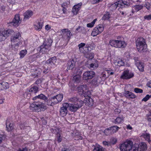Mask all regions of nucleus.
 I'll list each match as a JSON object with an SVG mask.
<instances>
[{"mask_svg":"<svg viewBox=\"0 0 151 151\" xmlns=\"http://www.w3.org/2000/svg\"><path fill=\"white\" fill-rule=\"evenodd\" d=\"M136 47L138 51L140 52L146 51L147 48V45L145 40L142 37L137 38L135 41Z\"/></svg>","mask_w":151,"mask_h":151,"instance_id":"f257e3e1","label":"nucleus"},{"mask_svg":"<svg viewBox=\"0 0 151 151\" xmlns=\"http://www.w3.org/2000/svg\"><path fill=\"white\" fill-rule=\"evenodd\" d=\"M29 108L32 111L38 112L40 109L45 110L47 109V108L42 102L35 101L30 105Z\"/></svg>","mask_w":151,"mask_h":151,"instance_id":"f03ea898","label":"nucleus"},{"mask_svg":"<svg viewBox=\"0 0 151 151\" xmlns=\"http://www.w3.org/2000/svg\"><path fill=\"white\" fill-rule=\"evenodd\" d=\"M52 42V40L50 38L47 39L40 47V52L44 53L48 51L50 49Z\"/></svg>","mask_w":151,"mask_h":151,"instance_id":"7ed1b4c3","label":"nucleus"},{"mask_svg":"<svg viewBox=\"0 0 151 151\" xmlns=\"http://www.w3.org/2000/svg\"><path fill=\"white\" fill-rule=\"evenodd\" d=\"M133 145V142L130 140L127 139L120 145V150L121 151H130Z\"/></svg>","mask_w":151,"mask_h":151,"instance_id":"20e7f679","label":"nucleus"},{"mask_svg":"<svg viewBox=\"0 0 151 151\" xmlns=\"http://www.w3.org/2000/svg\"><path fill=\"white\" fill-rule=\"evenodd\" d=\"M109 45L111 46L117 48H124L127 44L124 41L111 40L109 42Z\"/></svg>","mask_w":151,"mask_h":151,"instance_id":"39448f33","label":"nucleus"},{"mask_svg":"<svg viewBox=\"0 0 151 151\" xmlns=\"http://www.w3.org/2000/svg\"><path fill=\"white\" fill-rule=\"evenodd\" d=\"M69 101L73 103L79 109L83 105L84 101L81 100L77 96L72 97L69 99Z\"/></svg>","mask_w":151,"mask_h":151,"instance_id":"423d86ee","label":"nucleus"},{"mask_svg":"<svg viewBox=\"0 0 151 151\" xmlns=\"http://www.w3.org/2000/svg\"><path fill=\"white\" fill-rule=\"evenodd\" d=\"M104 30L103 25L100 24L93 29L91 33V35L93 37L96 36L101 33Z\"/></svg>","mask_w":151,"mask_h":151,"instance_id":"0eeeda50","label":"nucleus"},{"mask_svg":"<svg viewBox=\"0 0 151 151\" xmlns=\"http://www.w3.org/2000/svg\"><path fill=\"white\" fill-rule=\"evenodd\" d=\"M61 35L65 39L69 40L72 36V34L68 29H64L61 30Z\"/></svg>","mask_w":151,"mask_h":151,"instance_id":"6e6552de","label":"nucleus"},{"mask_svg":"<svg viewBox=\"0 0 151 151\" xmlns=\"http://www.w3.org/2000/svg\"><path fill=\"white\" fill-rule=\"evenodd\" d=\"M95 75V73L93 71H86L83 73V78L84 80L88 81L92 79Z\"/></svg>","mask_w":151,"mask_h":151,"instance_id":"1a4fd4ad","label":"nucleus"},{"mask_svg":"<svg viewBox=\"0 0 151 151\" xmlns=\"http://www.w3.org/2000/svg\"><path fill=\"white\" fill-rule=\"evenodd\" d=\"M134 76V74L133 73L129 70H125L121 75L120 78L128 80L132 78Z\"/></svg>","mask_w":151,"mask_h":151,"instance_id":"9d476101","label":"nucleus"},{"mask_svg":"<svg viewBox=\"0 0 151 151\" xmlns=\"http://www.w3.org/2000/svg\"><path fill=\"white\" fill-rule=\"evenodd\" d=\"M68 105V103H64L63 104V106L60 108L59 111L60 116L64 117L66 115L68 112L67 108L69 107Z\"/></svg>","mask_w":151,"mask_h":151,"instance_id":"9b49d317","label":"nucleus"},{"mask_svg":"<svg viewBox=\"0 0 151 151\" xmlns=\"http://www.w3.org/2000/svg\"><path fill=\"white\" fill-rule=\"evenodd\" d=\"M39 91V88L36 86L32 87L29 90V92L27 93V99L30 98V96L35 95L37 92Z\"/></svg>","mask_w":151,"mask_h":151,"instance_id":"f8f14e48","label":"nucleus"},{"mask_svg":"<svg viewBox=\"0 0 151 151\" xmlns=\"http://www.w3.org/2000/svg\"><path fill=\"white\" fill-rule=\"evenodd\" d=\"M87 86L85 85H81L78 86L77 89L79 93L81 95H83L85 96H86V94L87 89Z\"/></svg>","mask_w":151,"mask_h":151,"instance_id":"ddd939ff","label":"nucleus"},{"mask_svg":"<svg viewBox=\"0 0 151 151\" xmlns=\"http://www.w3.org/2000/svg\"><path fill=\"white\" fill-rule=\"evenodd\" d=\"M14 31L10 29L0 31V35L6 38L13 33Z\"/></svg>","mask_w":151,"mask_h":151,"instance_id":"4468645a","label":"nucleus"},{"mask_svg":"<svg viewBox=\"0 0 151 151\" xmlns=\"http://www.w3.org/2000/svg\"><path fill=\"white\" fill-rule=\"evenodd\" d=\"M21 20L20 19L19 16L18 14L15 15L14 19L10 23L12 25L14 26H17L20 23Z\"/></svg>","mask_w":151,"mask_h":151,"instance_id":"2eb2a0df","label":"nucleus"},{"mask_svg":"<svg viewBox=\"0 0 151 151\" xmlns=\"http://www.w3.org/2000/svg\"><path fill=\"white\" fill-rule=\"evenodd\" d=\"M124 95L125 97L129 99H134L136 97V96L134 93L129 91H125Z\"/></svg>","mask_w":151,"mask_h":151,"instance_id":"dca6fc26","label":"nucleus"},{"mask_svg":"<svg viewBox=\"0 0 151 151\" xmlns=\"http://www.w3.org/2000/svg\"><path fill=\"white\" fill-rule=\"evenodd\" d=\"M76 62L73 60H69L67 63V69L69 70H72L75 66Z\"/></svg>","mask_w":151,"mask_h":151,"instance_id":"f3484780","label":"nucleus"},{"mask_svg":"<svg viewBox=\"0 0 151 151\" xmlns=\"http://www.w3.org/2000/svg\"><path fill=\"white\" fill-rule=\"evenodd\" d=\"M101 78L99 77H96L92 80L91 82L92 85L95 87L99 86V84L101 82V81L100 80Z\"/></svg>","mask_w":151,"mask_h":151,"instance_id":"a211bd4d","label":"nucleus"},{"mask_svg":"<svg viewBox=\"0 0 151 151\" xmlns=\"http://www.w3.org/2000/svg\"><path fill=\"white\" fill-rule=\"evenodd\" d=\"M56 59L55 57H53L50 58L46 62V63L49 66H52L56 65Z\"/></svg>","mask_w":151,"mask_h":151,"instance_id":"6ab92c4d","label":"nucleus"},{"mask_svg":"<svg viewBox=\"0 0 151 151\" xmlns=\"http://www.w3.org/2000/svg\"><path fill=\"white\" fill-rule=\"evenodd\" d=\"M141 137L144 138L145 140L147 141L150 144H151L150 135V134L146 132L143 133L141 135Z\"/></svg>","mask_w":151,"mask_h":151,"instance_id":"aec40b11","label":"nucleus"},{"mask_svg":"<svg viewBox=\"0 0 151 151\" xmlns=\"http://www.w3.org/2000/svg\"><path fill=\"white\" fill-rule=\"evenodd\" d=\"M37 99H40L43 100L45 101H46L47 99V98L45 95L41 93L38 96L33 97L32 99L33 100H36Z\"/></svg>","mask_w":151,"mask_h":151,"instance_id":"412c9836","label":"nucleus"},{"mask_svg":"<svg viewBox=\"0 0 151 151\" xmlns=\"http://www.w3.org/2000/svg\"><path fill=\"white\" fill-rule=\"evenodd\" d=\"M143 6L142 5H136L133 6V8L132 12L134 13L135 12H137L142 9Z\"/></svg>","mask_w":151,"mask_h":151,"instance_id":"4be33fe9","label":"nucleus"},{"mask_svg":"<svg viewBox=\"0 0 151 151\" xmlns=\"http://www.w3.org/2000/svg\"><path fill=\"white\" fill-rule=\"evenodd\" d=\"M84 103H85L86 105L87 106H91L93 104V101L91 98L89 97L84 100Z\"/></svg>","mask_w":151,"mask_h":151,"instance_id":"5701e85b","label":"nucleus"},{"mask_svg":"<svg viewBox=\"0 0 151 151\" xmlns=\"http://www.w3.org/2000/svg\"><path fill=\"white\" fill-rule=\"evenodd\" d=\"M92 147L93 148V151H105L104 148L97 144L93 145Z\"/></svg>","mask_w":151,"mask_h":151,"instance_id":"b1692460","label":"nucleus"},{"mask_svg":"<svg viewBox=\"0 0 151 151\" xmlns=\"http://www.w3.org/2000/svg\"><path fill=\"white\" fill-rule=\"evenodd\" d=\"M68 104L69 109L71 111L75 112L79 109L73 103V104Z\"/></svg>","mask_w":151,"mask_h":151,"instance_id":"393cba45","label":"nucleus"},{"mask_svg":"<svg viewBox=\"0 0 151 151\" xmlns=\"http://www.w3.org/2000/svg\"><path fill=\"white\" fill-rule=\"evenodd\" d=\"M33 14V12L31 11H27L24 14V19H28L31 17Z\"/></svg>","mask_w":151,"mask_h":151,"instance_id":"a878e982","label":"nucleus"},{"mask_svg":"<svg viewBox=\"0 0 151 151\" xmlns=\"http://www.w3.org/2000/svg\"><path fill=\"white\" fill-rule=\"evenodd\" d=\"M85 45L86 44L83 43H81L78 45L79 51L80 53H84L86 52L84 50V48Z\"/></svg>","mask_w":151,"mask_h":151,"instance_id":"bb28decb","label":"nucleus"},{"mask_svg":"<svg viewBox=\"0 0 151 151\" xmlns=\"http://www.w3.org/2000/svg\"><path fill=\"white\" fill-rule=\"evenodd\" d=\"M43 22L40 21V22H38L37 25H34V28L36 30L40 31L42 29L43 25Z\"/></svg>","mask_w":151,"mask_h":151,"instance_id":"cd10ccee","label":"nucleus"},{"mask_svg":"<svg viewBox=\"0 0 151 151\" xmlns=\"http://www.w3.org/2000/svg\"><path fill=\"white\" fill-rule=\"evenodd\" d=\"M6 128L8 132H10L13 129L14 126L12 124H11L7 121L6 123Z\"/></svg>","mask_w":151,"mask_h":151,"instance_id":"c85d7f7f","label":"nucleus"},{"mask_svg":"<svg viewBox=\"0 0 151 151\" xmlns=\"http://www.w3.org/2000/svg\"><path fill=\"white\" fill-rule=\"evenodd\" d=\"M139 148L140 149V151L146 150L147 148V144L144 142H142L139 144Z\"/></svg>","mask_w":151,"mask_h":151,"instance_id":"c756f323","label":"nucleus"},{"mask_svg":"<svg viewBox=\"0 0 151 151\" xmlns=\"http://www.w3.org/2000/svg\"><path fill=\"white\" fill-rule=\"evenodd\" d=\"M136 65L139 71L141 72H143L144 71V66L143 63L141 62H138V63H136Z\"/></svg>","mask_w":151,"mask_h":151,"instance_id":"7c9ffc66","label":"nucleus"},{"mask_svg":"<svg viewBox=\"0 0 151 151\" xmlns=\"http://www.w3.org/2000/svg\"><path fill=\"white\" fill-rule=\"evenodd\" d=\"M81 79V76L79 75H76L73 77V81L74 82L78 83L80 82Z\"/></svg>","mask_w":151,"mask_h":151,"instance_id":"2f4dec72","label":"nucleus"},{"mask_svg":"<svg viewBox=\"0 0 151 151\" xmlns=\"http://www.w3.org/2000/svg\"><path fill=\"white\" fill-rule=\"evenodd\" d=\"M124 121L123 117H117L116 119H114L113 122L115 124H119L121 123Z\"/></svg>","mask_w":151,"mask_h":151,"instance_id":"473e14b6","label":"nucleus"},{"mask_svg":"<svg viewBox=\"0 0 151 151\" xmlns=\"http://www.w3.org/2000/svg\"><path fill=\"white\" fill-rule=\"evenodd\" d=\"M110 18V15L109 13L108 12H107L102 17V19L104 20H109Z\"/></svg>","mask_w":151,"mask_h":151,"instance_id":"72a5a7b5","label":"nucleus"},{"mask_svg":"<svg viewBox=\"0 0 151 151\" xmlns=\"http://www.w3.org/2000/svg\"><path fill=\"white\" fill-rule=\"evenodd\" d=\"M113 134L119 130V127L116 126H113L110 127Z\"/></svg>","mask_w":151,"mask_h":151,"instance_id":"f704fd0d","label":"nucleus"},{"mask_svg":"<svg viewBox=\"0 0 151 151\" xmlns=\"http://www.w3.org/2000/svg\"><path fill=\"white\" fill-rule=\"evenodd\" d=\"M13 43H12L11 46L12 47V50H14V51H16L18 50V48L19 47V46L21 44H20V42L17 43L15 44H12Z\"/></svg>","mask_w":151,"mask_h":151,"instance_id":"c9c22d12","label":"nucleus"},{"mask_svg":"<svg viewBox=\"0 0 151 151\" xmlns=\"http://www.w3.org/2000/svg\"><path fill=\"white\" fill-rule=\"evenodd\" d=\"M104 133L106 135H110L113 134L110 127L106 129L104 131Z\"/></svg>","mask_w":151,"mask_h":151,"instance_id":"e433bc0d","label":"nucleus"},{"mask_svg":"<svg viewBox=\"0 0 151 151\" xmlns=\"http://www.w3.org/2000/svg\"><path fill=\"white\" fill-rule=\"evenodd\" d=\"M117 7L118 6L115 3L111 4L109 6L110 11L111 12L114 11L116 9Z\"/></svg>","mask_w":151,"mask_h":151,"instance_id":"4c0bfd02","label":"nucleus"},{"mask_svg":"<svg viewBox=\"0 0 151 151\" xmlns=\"http://www.w3.org/2000/svg\"><path fill=\"white\" fill-rule=\"evenodd\" d=\"M122 4V8H128L129 7L130 5L129 2L125 1H123Z\"/></svg>","mask_w":151,"mask_h":151,"instance_id":"58836bf2","label":"nucleus"},{"mask_svg":"<svg viewBox=\"0 0 151 151\" xmlns=\"http://www.w3.org/2000/svg\"><path fill=\"white\" fill-rule=\"evenodd\" d=\"M27 51L26 50H22L19 52L20 58H22L27 54Z\"/></svg>","mask_w":151,"mask_h":151,"instance_id":"ea45409f","label":"nucleus"},{"mask_svg":"<svg viewBox=\"0 0 151 151\" xmlns=\"http://www.w3.org/2000/svg\"><path fill=\"white\" fill-rule=\"evenodd\" d=\"M55 96L58 101L59 102H60L63 98V95L62 94H59Z\"/></svg>","mask_w":151,"mask_h":151,"instance_id":"a19ab883","label":"nucleus"},{"mask_svg":"<svg viewBox=\"0 0 151 151\" xmlns=\"http://www.w3.org/2000/svg\"><path fill=\"white\" fill-rule=\"evenodd\" d=\"M99 77L101 78L100 80L101 82L104 80L106 77H107L106 75V73L105 72H103L101 74L100 76Z\"/></svg>","mask_w":151,"mask_h":151,"instance_id":"79ce46f5","label":"nucleus"},{"mask_svg":"<svg viewBox=\"0 0 151 151\" xmlns=\"http://www.w3.org/2000/svg\"><path fill=\"white\" fill-rule=\"evenodd\" d=\"M2 88L3 89H6L9 87V85L7 82H3L2 83Z\"/></svg>","mask_w":151,"mask_h":151,"instance_id":"37998d69","label":"nucleus"},{"mask_svg":"<svg viewBox=\"0 0 151 151\" xmlns=\"http://www.w3.org/2000/svg\"><path fill=\"white\" fill-rule=\"evenodd\" d=\"M96 20L97 19H95L91 22L88 24H87V27H93V26Z\"/></svg>","mask_w":151,"mask_h":151,"instance_id":"c03bdc74","label":"nucleus"},{"mask_svg":"<svg viewBox=\"0 0 151 151\" xmlns=\"http://www.w3.org/2000/svg\"><path fill=\"white\" fill-rule=\"evenodd\" d=\"M21 37V34L19 32H18L16 34L13 36L11 37V39H20Z\"/></svg>","mask_w":151,"mask_h":151,"instance_id":"a18cd8bd","label":"nucleus"},{"mask_svg":"<svg viewBox=\"0 0 151 151\" xmlns=\"http://www.w3.org/2000/svg\"><path fill=\"white\" fill-rule=\"evenodd\" d=\"M51 100L52 101V102L54 104V105L59 103L58 101L56 99V98L55 96L52 97H51Z\"/></svg>","mask_w":151,"mask_h":151,"instance_id":"49530a36","label":"nucleus"},{"mask_svg":"<svg viewBox=\"0 0 151 151\" xmlns=\"http://www.w3.org/2000/svg\"><path fill=\"white\" fill-rule=\"evenodd\" d=\"M56 139L58 142H61L62 138L60 134L58 133L56 134Z\"/></svg>","mask_w":151,"mask_h":151,"instance_id":"de8ad7c7","label":"nucleus"},{"mask_svg":"<svg viewBox=\"0 0 151 151\" xmlns=\"http://www.w3.org/2000/svg\"><path fill=\"white\" fill-rule=\"evenodd\" d=\"M117 63V65L119 66L124 65V62L121 59H119Z\"/></svg>","mask_w":151,"mask_h":151,"instance_id":"09e8293b","label":"nucleus"},{"mask_svg":"<svg viewBox=\"0 0 151 151\" xmlns=\"http://www.w3.org/2000/svg\"><path fill=\"white\" fill-rule=\"evenodd\" d=\"M20 39H11V41L12 42V43H18L20 42V44H22V42H21L20 41Z\"/></svg>","mask_w":151,"mask_h":151,"instance_id":"8fccbe9b","label":"nucleus"},{"mask_svg":"<svg viewBox=\"0 0 151 151\" xmlns=\"http://www.w3.org/2000/svg\"><path fill=\"white\" fill-rule=\"evenodd\" d=\"M123 0H119L116 2H115V3L116 4L118 7L122 8V5H123Z\"/></svg>","mask_w":151,"mask_h":151,"instance_id":"3c124183","label":"nucleus"},{"mask_svg":"<svg viewBox=\"0 0 151 151\" xmlns=\"http://www.w3.org/2000/svg\"><path fill=\"white\" fill-rule=\"evenodd\" d=\"M46 101L47 102V104L48 106H53L54 105L52 102L51 98H50L48 100L47 99Z\"/></svg>","mask_w":151,"mask_h":151,"instance_id":"603ef678","label":"nucleus"},{"mask_svg":"<svg viewBox=\"0 0 151 151\" xmlns=\"http://www.w3.org/2000/svg\"><path fill=\"white\" fill-rule=\"evenodd\" d=\"M82 5V3H80L76 5H74L73 7L76 9H78V10L79 11L81 8Z\"/></svg>","mask_w":151,"mask_h":151,"instance_id":"864d4df0","label":"nucleus"},{"mask_svg":"<svg viewBox=\"0 0 151 151\" xmlns=\"http://www.w3.org/2000/svg\"><path fill=\"white\" fill-rule=\"evenodd\" d=\"M90 65V68H93V69L96 68L98 67V64L97 63H91Z\"/></svg>","mask_w":151,"mask_h":151,"instance_id":"5fc2aeb1","label":"nucleus"},{"mask_svg":"<svg viewBox=\"0 0 151 151\" xmlns=\"http://www.w3.org/2000/svg\"><path fill=\"white\" fill-rule=\"evenodd\" d=\"M150 98H151V95H149L148 94L146 96L142 99V101L145 102L146 101Z\"/></svg>","mask_w":151,"mask_h":151,"instance_id":"6e6d98bb","label":"nucleus"},{"mask_svg":"<svg viewBox=\"0 0 151 151\" xmlns=\"http://www.w3.org/2000/svg\"><path fill=\"white\" fill-rule=\"evenodd\" d=\"M117 142V139L114 138H112L110 140V142L111 144L112 145H114Z\"/></svg>","mask_w":151,"mask_h":151,"instance_id":"4d7b16f0","label":"nucleus"},{"mask_svg":"<svg viewBox=\"0 0 151 151\" xmlns=\"http://www.w3.org/2000/svg\"><path fill=\"white\" fill-rule=\"evenodd\" d=\"M134 91L135 92L137 93H141L143 92V90L142 89L138 88H134Z\"/></svg>","mask_w":151,"mask_h":151,"instance_id":"13d9d810","label":"nucleus"},{"mask_svg":"<svg viewBox=\"0 0 151 151\" xmlns=\"http://www.w3.org/2000/svg\"><path fill=\"white\" fill-rule=\"evenodd\" d=\"M5 138V136L3 135L0 134V144H1L2 141L4 140Z\"/></svg>","mask_w":151,"mask_h":151,"instance_id":"bf43d9fd","label":"nucleus"},{"mask_svg":"<svg viewBox=\"0 0 151 151\" xmlns=\"http://www.w3.org/2000/svg\"><path fill=\"white\" fill-rule=\"evenodd\" d=\"M79 11V10H78V9H76L74 7H73L72 12L74 15L77 14Z\"/></svg>","mask_w":151,"mask_h":151,"instance_id":"052dcab7","label":"nucleus"},{"mask_svg":"<svg viewBox=\"0 0 151 151\" xmlns=\"http://www.w3.org/2000/svg\"><path fill=\"white\" fill-rule=\"evenodd\" d=\"M144 18L145 19L147 20H150L151 19V14L145 16L144 17Z\"/></svg>","mask_w":151,"mask_h":151,"instance_id":"680f3d73","label":"nucleus"},{"mask_svg":"<svg viewBox=\"0 0 151 151\" xmlns=\"http://www.w3.org/2000/svg\"><path fill=\"white\" fill-rule=\"evenodd\" d=\"M148 10L150 9V4L148 2H146L144 6Z\"/></svg>","mask_w":151,"mask_h":151,"instance_id":"e2e57ef3","label":"nucleus"},{"mask_svg":"<svg viewBox=\"0 0 151 151\" xmlns=\"http://www.w3.org/2000/svg\"><path fill=\"white\" fill-rule=\"evenodd\" d=\"M103 143L104 145H107L108 146H110L111 145L110 142L104 141L103 142Z\"/></svg>","mask_w":151,"mask_h":151,"instance_id":"0e129e2a","label":"nucleus"},{"mask_svg":"<svg viewBox=\"0 0 151 151\" xmlns=\"http://www.w3.org/2000/svg\"><path fill=\"white\" fill-rule=\"evenodd\" d=\"M86 32V30L83 27H81V28L80 30L79 31V32H81L82 33H84Z\"/></svg>","mask_w":151,"mask_h":151,"instance_id":"69168bd1","label":"nucleus"},{"mask_svg":"<svg viewBox=\"0 0 151 151\" xmlns=\"http://www.w3.org/2000/svg\"><path fill=\"white\" fill-rule=\"evenodd\" d=\"M50 71V69L48 68H47L43 70V73L46 74Z\"/></svg>","mask_w":151,"mask_h":151,"instance_id":"338daca9","label":"nucleus"},{"mask_svg":"<svg viewBox=\"0 0 151 151\" xmlns=\"http://www.w3.org/2000/svg\"><path fill=\"white\" fill-rule=\"evenodd\" d=\"M147 119L149 122H151V114L147 116Z\"/></svg>","mask_w":151,"mask_h":151,"instance_id":"774afa93","label":"nucleus"}]
</instances>
